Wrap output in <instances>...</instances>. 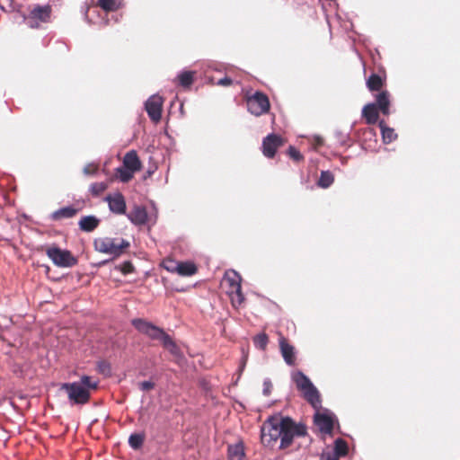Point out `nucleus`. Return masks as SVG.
Segmentation results:
<instances>
[{
    "label": "nucleus",
    "instance_id": "nucleus-25",
    "mask_svg": "<svg viewBox=\"0 0 460 460\" xmlns=\"http://www.w3.org/2000/svg\"><path fill=\"white\" fill-rule=\"evenodd\" d=\"M179 84L182 87H189L192 84L194 79V72L182 71L178 76Z\"/></svg>",
    "mask_w": 460,
    "mask_h": 460
},
{
    "label": "nucleus",
    "instance_id": "nucleus-13",
    "mask_svg": "<svg viewBox=\"0 0 460 460\" xmlns=\"http://www.w3.org/2000/svg\"><path fill=\"white\" fill-rule=\"evenodd\" d=\"M128 220L136 226H143L147 222V212L143 206H135L133 209L127 214Z\"/></svg>",
    "mask_w": 460,
    "mask_h": 460
},
{
    "label": "nucleus",
    "instance_id": "nucleus-8",
    "mask_svg": "<svg viewBox=\"0 0 460 460\" xmlns=\"http://www.w3.org/2000/svg\"><path fill=\"white\" fill-rule=\"evenodd\" d=\"M248 111L254 116H261L270 110V101L266 94L256 92L246 100Z\"/></svg>",
    "mask_w": 460,
    "mask_h": 460
},
{
    "label": "nucleus",
    "instance_id": "nucleus-32",
    "mask_svg": "<svg viewBox=\"0 0 460 460\" xmlns=\"http://www.w3.org/2000/svg\"><path fill=\"white\" fill-rule=\"evenodd\" d=\"M179 262L174 260H164L163 261V267L169 272L177 273Z\"/></svg>",
    "mask_w": 460,
    "mask_h": 460
},
{
    "label": "nucleus",
    "instance_id": "nucleus-14",
    "mask_svg": "<svg viewBox=\"0 0 460 460\" xmlns=\"http://www.w3.org/2000/svg\"><path fill=\"white\" fill-rule=\"evenodd\" d=\"M226 280L229 283L231 291L237 295L239 303H241L243 300V296L241 291L242 287L240 275L236 271L231 270L226 274Z\"/></svg>",
    "mask_w": 460,
    "mask_h": 460
},
{
    "label": "nucleus",
    "instance_id": "nucleus-2",
    "mask_svg": "<svg viewBox=\"0 0 460 460\" xmlns=\"http://www.w3.org/2000/svg\"><path fill=\"white\" fill-rule=\"evenodd\" d=\"M98 382L91 376H83L78 382L65 383L61 389L67 394L73 404H84L90 399V391L97 388Z\"/></svg>",
    "mask_w": 460,
    "mask_h": 460
},
{
    "label": "nucleus",
    "instance_id": "nucleus-1",
    "mask_svg": "<svg viewBox=\"0 0 460 460\" xmlns=\"http://www.w3.org/2000/svg\"><path fill=\"white\" fill-rule=\"evenodd\" d=\"M291 378L297 389L302 392L305 399L316 410L314 414L315 425L322 433L331 434L333 429L334 415L327 410L320 411L321 399L317 388L301 371L293 372Z\"/></svg>",
    "mask_w": 460,
    "mask_h": 460
},
{
    "label": "nucleus",
    "instance_id": "nucleus-16",
    "mask_svg": "<svg viewBox=\"0 0 460 460\" xmlns=\"http://www.w3.org/2000/svg\"><path fill=\"white\" fill-rule=\"evenodd\" d=\"M100 223V219L95 216H85L83 217L78 222L79 228L84 232H93Z\"/></svg>",
    "mask_w": 460,
    "mask_h": 460
},
{
    "label": "nucleus",
    "instance_id": "nucleus-37",
    "mask_svg": "<svg viewBox=\"0 0 460 460\" xmlns=\"http://www.w3.org/2000/svg\"><path fill=\"white\" fill-rule=\"evenodd\" d=\"M272 384L269 378L264 379L263 381V390L262 393L264 395L269 396L271 393Z\"/></svg>",
    "mask_w": 460,
    "mask_h": 460
},
{
    "label": "nucleus",
    "instance_id": "nucleus-15",
    "mask_svg": "<svg viewBox=\"0 0 460 460\" xmlns=\"http://www.w3.org/2000/svg\"><path fill=\"white\" fill-rule=\"evenodd\" d=\"M123 164L131 171L137 172L141 168V162L135 150L128 152L123 158Z\"/></svg>",
    "mask_w": 460,
    "mask_h": 460
},
{
    "label": "nucleus",
    "instance_id": "nucleus-40",
    "mask_svg": "<svg viewBox=\"0 0 460 460\" xmlns=\"http://www.w3.org/2000/svg\"><path fill=\"white\" fill-rule=\"evenodd\" d=\"M233 83V80L230 77H224L218 80L217 84L222 86H228Z\"/></svg>",
    "mask_w": 460,
    "mask_h": 460
},
{
    "label": "nucleus",
    "instance_id": "nucleus-31",
    "mask_svg": "<svg viewBox=\"0 0 460 460\" xmlns=\"http://www.w3.org/2000/svg\"><path fill=\"white\" fill-rule=\"evenodd\" d=\"M107 189L105 182H94L90 185V191L93 196H99Z\"/></svg>",
    "mask_w": 460,
    "mask_h": 460
},
{
    "label": "nucleus",
    "instance_id": "nucleus-3",
    "mask_svg": "<svg viewBox=\"0 0 460 460\" xmlns=\"http://www.w3.org/2000/svg\"><path fill=\"white\" fill-rule=\"evenodd\" d=\"M281 424V416H270L263 422L261 428V440L263 446L273 447L280 439Z\"/></svg>",
    "mask_w": 460,
    "mask_h": 460
},
{
    "label": "nucleus",
    "instance_id": "nucleus-7",
    "mask_svg": "<svg viewBox=\"0 0 460 460\" xmlns=\"http://www.w3.org/2000/svg\"><path fill=\"white\" fill-rule=\"evenodd\" d=\"M48 257L58 267L70 268L77 263V259L67 250L50 247L47 250Z\"/></svg>",
    "mask_w": 460,
    "mask_h": 460
},
{
    "label": "nucleus",
    "instance_id": "nucleus-30",
    "mask_svg": "<svg viewBox=\"0 0 460 460\" xmlns=\"http://www.w3.org/2000/svg\"><path fill=\"white\" fill-rule=\"evenodd\" d=\"M144 442V436L141 434H131L128 438V444L129 446L134 448L137 449L139 448Z\"/></svg>",
    "mask_w": 460,
    "mask_h": 460
},
{
    "label": "nucleus",
    "instance_id": "nucleus-6",
    "mask_svg": "<svg viewBox=\"0 0 460 460\" xmlns=\"http://www.w3.org/2000/svg\"><path fill=\"white\" fill-rule=\"evenodd\" d=\"M280 436V448L289 447L295 437H301L306 434V429L302 424H296L289 417H282Z\"/></svg>",
    "mask_w": 460,
    "mask_h": 460
},
{
    "label": "nucleus",
    "instance_id": "nucleus-11",
    "mask_svg": "<svg viewBox=\"0 0 460 460\" xmlns=\"http://www.w3.org/2000/svg\"><path fill=\"white\" fill-rule=\"evenodd\" d=\"M104 200L108 203L111 212L117 215L126 214V201L124 196L117 191L109 194L105 197Z\"/></svg>",
    "mask_w": 460,
    "mask_h": 460
},
{
    "label": "nucleus",
    "instance_id": "nucleus-10",
    "mask_svg": "<svg viewBox=\"0 0 460 460\" xmlns=\"http://www.w3.org/2000/svg\"><path fill=\"white\" fill-rule=\"evenodd\" d=\"M164 99L157 93L151 95L145 102V110L154 122L160 121L162 118Z\"/></svg>",
    "mask_w": 460,
    "mask_h": 460
},
{
    "label": "nucleus",
    "instance_id": "nucleus-9",
    "mask_svg": "<svg viewBox=\"0 0 460 460\" xmlns=\"http://www.w3.org/2000/svg\"><path fill=\"white\" fill-rule=\"evenodd\" d=\"M51 8L49 5H37L24 17L25 22L31 28H38L40 22H47L49 20Z\"/></svg>",
    "mask_w": 460,
    "mask_h": 460
},
{
    "label": "nucleus",
    "instance_id": "nucleus-45",
    "mask_svg": "<svg viewBox=\"0 0 460 460\" xmlns=\"http://www.w3.org/2000/svg\"><path fill=\"white\" fill-rule=\"evenodd\" d=\"M279 345H281V346H284V345H288L286 341V340L284 338H281L279 340Z\"/></svg>",
    "mask_w": 460,
    "mask_h": 460
},
{
    "label": "nucleus",
    "instance_id": "nucleus-22",
    "mask_svg": "<svg viewBox=\"0 0 460 460\" xmlns=\"http://www.w3.org/2000/svg\"><path fill=\"white\" fill-rule=\"evenodd\" d=\"M197 271V268L194 263L190 261H182L179 262L177 268V274L183 277H189L195 274Z\"/></svg>",
    "mask_w": 460,
    "mask_h": 460
},
{
    "label": "nucleus",
    "instance_id": "nucleus-29",
    "mask_svg": "<svg viewBox=\"0 0 460 460\" xmlns=\"http://www.w3.org/2000/svg\"><path fill=\"white\" fill-rule=\"evenodd\" d=\"M135 172H136L131 171L130 169L125 166L123 168L117 169L118 177L122 182H128V181H130L133 178Z\"/></svg>",
    "mask_w": 460,
    "mask_h": 460
},
{
    "label": "nucleus",
    "instance_id": "nucleus-23",
    "mask_svg": "<svg viewBox=\"0 0 460 460\" xmlns=\"http://www.w3.org/2000/svg\"><path fill=\"white\" fill-rule=\"evenodd\" d=\"M98 5L105 12H113L122 5V0H98Z\"/></svg>",
    "mask_w": 460,
    "mask_h": 460
},
{
    "label": "nucleus",
    "instance_id": "nucleus-26",
    "mask_svg": "<svg viewBox=\"0 0 460 460\" xmlns=\"http://www.w3.org/2000/svg\"><path fill=\"white\" fill-rule=\"evenodd\" d=\"M280 351L288 365H294L296 361L295 347H280Z\"/></svg>",
    "mask_w": 460,
    "mask_h": 460
},
{
    "label": "nucleus",
    "instance_id": "nucleus-38",
    "mask_svg": "<svg viewBox=\"0 0 460 460\" xmlns=\"http://www.w3.org/2000/svg\"><path fill=\"white\" fill-rule=\"evenodd\" d=\"M85 175H93L97 172V168L93 164H87L84 167L83 170Z\"/></svg>",
    "mask_w": 460,
    "mask_h": 460
},
{
    "label": "nucleus",
    "instance_id": "nucleus-4",
    "mask_svg": "<svg viewBox=\"0 0 460 460\" xmlns=\"http://www.w3.org/2000/svg\"><path fill=\"white\" fill-rule=\"evenodd\" d=\"M132 325L150 339L162 342V345H175V341L168 333L150 322L137 318L132 320Z\"/></svg>",
    "mask_w": 460,
    "mask_h": 460
},
{
    "label": "nucleus",
    "instance_id": "nucleus-34",
    "mask_svg": "<svg viewBox=\"0 0 460 460\" xmlns=\"http://www.w3.org/2000/svg\"><path fill=\"white\" fill-rule=\"evenodd\" d=\"M116 269L119 270L123 275H127L133 272L134 266L129 261H124L121 265L117 266Z\"/></svg>",
    "mask_w": 460,
    "mask_h": 460
},
{
    "label": "nucleus",
    "instance_id": "nucleus-35",
    "mask_svg": "<svg viewBox=\"0 0 460 460\" xmlns=\"http://www.w3.org/2000/svg\"><path fill=\"white\" fill-rule=\"evenodd\" d=\"M288 154L296 162H299L303 160V155L294 146H290L288 150Z\"/></svg>",
    "mask_w": 460,
    "mask_h": 460
},
{
    "label": "nucleus",
    "instance_id": "nucleus-5",
    "mask_svg": "<svg viewBox=\"0 0 460 460\" xmlns=\"http://www.w3.org/2000/svg\"><path fill=\"white\" fill-rule=\"evenodd\" d=\"M94 248L97 252L119 257L123 250L129 247L130 243L126 239L111 237L97 238L94 240Z\"/></svg>",
    "mask_w": 460,
    "mask_h": 460
},
{
    "label": "nucleus",
    "instance_id": "nucleus-46",
    "mask_svg": "<svg viewBox=\"0 0 460 460\" xmlns=\"http://www.w3.org/2000/svg\"><path fill=\"white\" fill-rule=\"evenodd\" d=\"M317 142H318V144H322V143H323V139H322L321 137H317Z\"/></svg>",
    "mask_w": 460,
    "mask_h": 460
},
{
    "label": "nucleus",
    "instance_id": "nucleus-24",
    "mask_svg": "<svg viewBox=\"0 0 460 460\" xmlns=\"http://www.w3.org/2000/svg\"><path fill=\"white\" fill-rule=\"evenodd\" d=\"M333 181L334 176L332 172L330 171H322L317 184L323 189H327L333 183Z\"/></svg>",
    "mask_w": 460,
    "mask_h": 460
},
{
    "label": "nucleus",
    "instance_id": "nucleus-36",
    "mask_svg": "<svg viewBox=\"0 0 460 460\" xmlns=\"http://www.w3.org/2000/svg\"><path fill=\"white\" fill-rule=\"evenodd\" d=\"M267 342H268V336L264 332L258 333L253 337L254 345H266Z\"/></svg>",
    "mask_w": 460,
    "mask_h": 460
},
{
    "label": "nucleus",
    "instance_id": "nucleus-39",
    "mask_svg": "<svg viewBox=\"0 0 460 460\" xmlns=\"http://www.w3.org/2000/svg\"><path fill=\"white\" fill-rule=\"evenodd\" d=\"M155 386V384L151 381H143L139 384V388L142 391H149L153 389Z\"/></svg>",
    "mask_w": 460,
    "mask_h": 460
},
{
    "label": "nucleus",
    "instance_id": "nucleus-43",
    "mask_svg": "<svg viewBox=\"0 0 460 460\" xmlns=\"http://www.w3.org/2000/svg\"><path fill=\"white\" fill-rule=\"evenodd\" d=\"M170 348H171V349H170L171 353H172V355H174V356L178 357V356H179V354H180V348H181V347L173 346V347H170Z\"/></svg>",
    "mask_w": 460,
    "mask_h": 460
},
{
    "label": "nucleus",
    "instance_id": "nucleus-28",
    "mask_svg": "<svg viewBox=\"0 0 460 460\" xmlns=\"http://www.w3.org/2000/svg\"><path fill=\"white\" fill-rule=\"evenodd\" d=\"M333 451L340 456H345L348 453V445L347 443L341 439V438H337L335 441H334V448H333Z\"/></svg>",
    "mask_w": 460,
    "mask_h": 460
},
{
    "label": "nucleus",
    "instance_id": "nucleus-47",
    "mask_svg": "<svg viewBox=\"0 0 460 460\" xmlns=\"http://www.w3.org/2000/svg\"><path fill=\"white\" fill-rule=\"evenodd\" d=\"M103 23H104V24H108V23H109L108 20H107V21H104V22H103Z\"/></svg>",
    "mask_w": 460,
    "mask_h": 460
},
{
    "label": "nucleus",
    "instance_id": "nucleus-20",
    "mask_svg": "<svg viewBox=\"0 0 460 460\" xmlns=\"http://www.w3.org/2000/svg\"><path fill=\"white\" fill-rule=\"evenodd\" d=\"M378 126L381 129L382 139L385 144H390L396 139L397 134L394 129L385 125L384 120H380Z\"/></svg>",
    "mask_w": 460,
    "mask_h": 460
},
{
    "label": "nucleus",
    "instance_id": "nucleus-21",
    "mask_svg": "<svg viewBox=\"0 0 460 460\" xmlns=\"http://www.w3.org/2000/svg\"><path fill=\"white\" fill-rule=\"evenodd\" d=\"M227 451L229 460H243L244 457V449L242 443L228 446Z\"/></svg>",
    "mask_w": 460,
    "mask_h": 460
},
{
    "label": "nucleus",
    "instance_id": "nucleus-42",
    "mask_svg": "<svg viewBox=\"0 0 460 460\" xmlns=\"http://www.w3.org/2000/svg\"><path fill=\"white\" fill-rule=\"evenodd\" d=\"M243 353V358L239 367V371L242 372L245 367L246 360H247V353L244 351V349L242 350Z\"/></svg>",
    "mask_w": 460,
    "mask_h": 460
},
{
    "label": "nucleus",
    "instance_id": "nucleus-33",
    "mask_svg": "<svg viewBox=\"0 0 460 460\" xmlns=\"http://www.w3.org/2000/svg\"><path fill=\"white\" fill-rule=\"evenodd\" d=\"M97 368L98 371L104 376H109L111 373V365L106 361L98 362Z\"/></svg>",
    "mask_w": 460,
    "mask_h": 460
},
{
    "label": "nucleus",
    "instance_id": "nucleus-27",
    "mask_svg": "<svg viewBox=\"0 0 460 460\" xmlns=\"http://www.w3.org/2000/svg\"><path fill=\"white\" fill-rule=\"evenodd\" d=\"M382 84L381 77L376 74L371 75L367 81V86L370 91H378Z\"/></svg>",
    "mask_w": 460,
    "mask_h": 460
},
{
    "label": "nucleus",
    "instance_id": "nucleus-18",
    "mask_svg": "<svg viewBox=\"0 0 460 460\" xmlns=\"http://www.w3.org/2000/svg\"><path fill=\"white\" fill-rule=\"evenodd\" d=\"M376 107L378 108L384 115L389 114L390 99L387 91H383L376 95Z\"/></svg>",
    "mask_w": 460,
    "mask_h": 460
},
{
    "label": "nucleus",
    "instance_id": "nucleus-41",
    "mask_svg": "<svg viewBox=\"0 0 460 460\" xmlns=\"http://www.w3.org/2000/svg\"><path fill=\"white\" fill-rule=\"evenodd\" d=\"M325 460H339L340 456L334 452H328L324 455Z\"/></svg>",
    "mask_w": 460,
    "mask_h": 460
},
{
    "label": "nucleus",
    "instance_id": "nucleus-12",
    "mask_svg": "<svg viewBox=\"0 0 460 460\" xmlns=\"http://www.w3.org/2000/svg\"><path fill=\"white\" fill-rule=\"evenodd\" d=\"M281 145V138L276 134L268 135L262 141V153L268 158H272L278 147Z\"/></svg>",
    "mask_w": 460,
    "mask_h": 460
},
{
    "label": "nucleus",
    "instance_id": "nucleus-17",
    "mask_svg": "<svg viewBox=\"0 0 460 460\" xmlns=\"http://www.w3.org/2000/svg\"><path fill=\"white\" fill-rule=\"evenodd\" d=\"M362 116L367 124H375L378 119V111L375 103H367L362 109Z\"/></svg>",
    "mask_w": 460,
    "mask_h": 460
},
{
    "label": "nucleus",
    "instance_id": "nucleus-19",
    "mask_svg": "<svg viewBox=\"0 0 460 460\" xmlns=\"http://www.w3.org/2000/svg\"><path fill=\"white\" fill-rule=\"evenodd\" d=\"M77 213V209L73 206H67L61 208L56 211H54L50 217L53 220H60L62 218H71Z\"/></svg>",
    "mask_w": 460,
    "mask_h": 460
},
{
    "label": "nucleus",
    "instance_id": "nucleus-44",
    "mask_svg": "<svg viewBox=\"0 0 460 460\" xmlns=\"http://www.w3.org/2000/svg\"><path fill=\"white\" fill-rule=\"evenodd\" d=\"M337 135H339L341 137V144H344L346 142V139H347V136H342L341 133H338Z\"/></svg>",
    "mask_w": 460,
    "mask_h": 460
}]
</instances>
